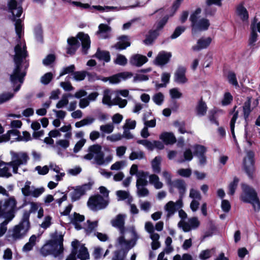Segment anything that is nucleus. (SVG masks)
Masks as SVG:
<instances>
[{
	"label": "nucleus",
	"instance_id": "59",
	"mask_svg": "<svg viewBox=\"0 0 260 260\" xmlns=\"http://www.w3.org/2000/svg\"><path fill=\"white\" fill-rule=\"evenodd\" d=\"M75 70V67L74 64L70 65L68 67L64 68L62 71L60 73V76L70 73H73Z\"/></svg>",
	"mask_w": 260,
	"mask_h": 260
},
{
	"label": "nucleus",
	"instance_id": "30",
	"mask_svg": "<svg viewBox=\"0 0 260 260\" xmlns=\"http://www.w3.org/2000/svg\"><path fill=\"white\" fill-rule=\"evenodd\" d=\"M7 162L0 160V177L8 178L12 176L9 172V166L7 165Z\"/></svg>",
	"mask_w": 260,
	"mask_h": 260
},
{
	"label": "nucleus",
	"instance_id": "37",
	"mask_svg": "<svg viewBox=\"0 0 260 260\" xmlns=\"http://www.w3.org/2000/svg\"><path fill=\"white\" fill-rule=\"evenodd\" d=\"M239 115V112H237L234 114L230 121V129L231 131V133L232 135V136L233 138L236 140V136L235 134V123L236 122V120L238 117Z\"/></svg>",
	"mask_w": 260,
	"mask_h": 260
},
{
	"label": "nucleus",
	"instance_id": "32",
	"mask_svg": "<svg viewBox=\"0 0 260 260\" xmlns=\"http://www.w3.org/2000/svg\"><path fill=\"white\" fill-rule=\"evenodd\" d=\"M161 157L160 156H157L151 161V166L153 171L155 173H160L161 171L160 164Z\"/></svg>",
	"mask_w": 260,
	"mask_h": 260
},
{
	"label": "nucleus",
	"instance_id": "35",
	"mask_svg": "<svg viewBox=\"0 0 260 260\" xmlns=\"http://www.w3.org/2000/svg\"><path fill=\"white\" fill-rule=\"evenodd\" d=\"M73 96L71 93L64 94L61 99L56 104V107L58 109L62 108L68 105L69 103L68 98Z\"/></svg>",
	"mask_w": 260,
	"mask_h": 260
},
{
	"label": "nucleus",
	"instance_id": "53",
	"mask_svg": "<svg viewBox=\"0 0 260 260\" xmlns=\"http://www.w3.org/2000/svg\"><path fill=\"white\" fill-rule=\"evenodd\" d=\"M13 96V93L11 92H6L0 94V104L4 103L9 101L12 98Z\"/></svg>",
	"mask_w": 260,
	"mask_h": 260
},
{
	"label": "nucleus",
	"instance_id": "51",
	"mask_svg": "<svg viewBox=\"0 0 260 260\" xmlns=\"http://www.w3.org/2000/svg\"><path fill=\"white\" fill-rule=\"evenodd\" d=\"M94 158L96 163L98 165H102L105 162L104 159V153L102 151H101L100 152L96 154Z\"/></svg>",
	"mask_w": 260,
	"mask_h": 260
},
{
	"label": "nucleus",
	"instance_id": "58",
	"mask_svg": "<svg viewBox=\"0 0 260 260\" xmlns=\"http://www.w3.org/2000/svg\"><path fill=\"white\" fill-rule=\"evenodd\" d=\"M170 94L172 99H179L180 98L182 94L181 93L177 88H174L170 90Z\"/></svg>",
	"mask_w": 260,
	"mask_h": 260
},
{
	"label": "nucleus",
	"instance_id": "21",
	"mask_svg": "<svg viewBox=\"0 0 260 260\" xmlns=\"http://www.w3.org/2000/svg\"><path fill=\"white\" fill-rule=\"evenodd\" d=\"M8 12L13 14V11L17 10L16 16L20 17L23 12V9L21 5L18 6L16 0H10L8 3Z\"/></svg>",
	"mask_w": 260,
	"mask_h": 260
},
{
	"label": "nucleus",
	"instance_id": "57",
	"mask_svg": "<svg viewBox=\"0 0 260 260\" xmlns=\"http://www.w3.org/2000/svg\"><path fill=\"white\" fill-rule=\"evenodd\" d=\"M136 121L131 120L130 119H126L125 124L123 125V128L127 129H133L136 127Z\"/></svg>",
	"mask_w": 260,
	"mask_h": 260
},
{
	"label": "nucleus",
	"instance_id": "48",
	"mask_svg": "<svg viewBox=\"0 0 260 260\" xmlns=\"http://www.w3.org/2000/svg\"><path fill=\"white\" fill-rule=\"evenodd\" d=\"M152 99L156 105H160L164 102V95L161 92H158L154 95Z\"/></svg>",
	"mask_w": 260,
	"mask_h": 260
},
{
	"label": "nucleus",
	"instance_id": "63",
	"mask_svg": "<svg viewBox=\"0 0 260 260\" xmlns=\"http://www.w3.org/2000/svg\"><path fill=\"white\" fill-rule=\"evenodd\" d=\"M127 103V100L122 99L121 98L118 97L114 100V104L118 105L120 108L125 107Z\"/></svg>",
	"mask_w": 260,
	"mask_h": 260
},
{
	"label": "nucleus",
	"instance_id": "47",
	"mask_svg": "<svg viewBox=\"0 0 260 260\" xmlns=\"http://www.w3.org/2000/svg\"><path fill=\"white\" fill-rule=\"evenodd\" d=\"M185 30L184 26H177L174 30L173 33L171 36L172 39H175L180 36Z\"/></svg>",
	"mask_w": 260,
	"mask_h": 260
},
{
	"label": "nucleus",
	"instance_id": "62",
	"mask_svg": "<svg viewBox=\"0 0 260 260\" xmlns=\"http://www.w3.org/2000/svg\"><path fill=\"white\" fill-rule=\"evenodd\" d=\"M88 151L93 154H96L102 151V146L99 144L92 145L88 148Z\"/></svg>",
	"mask_w": 260,
	"mask_h": 260
},
{
	"label": "nucleus",
	"instance_id": "10",
	"mask_svg": "<svg viewBox=\"0 0 260 260\" xmlns=\"http://www.w3.org/2000/svg\"><path fill=\"white\" fill-rule=\"evenodd\" d=\"M173 186L178 189L179 193V199L176 202V206H177V209L181 208L183 206L182 198L186 191V184L183 180L177 179L173 182Z\"/></svg>",
	"mask_w": 260,
	"mask_h": 260
},
{
	"label": "nucleus",
	"instance_id": "13",
	"mask_svg": "<svg viewBox=\"0 0 260 260\" xmlns=\"http://www.w3.org/2000/svg\"><path fill=\"white\" fill-rule=\"evenodd\" d=\"M207 151L206 147L203 145L196 144L194 146L193 155L197 156L199 159V164L204 165L206 164L207 158L205 153Z\"/></svg>",
	"mask_w": 260,
	"mask_h": 260
},
{
	"label": "nucleus",
	"instance_id": "38",
	"mask_svg": "<svg viewBox=\"0 0 260 260\" xmlns=\"http://www.w3.org/2000/svg\"><path fill=\"white\" fill-rule=\"evenodd\" d=\"M168 19L169 16L167 15L165 16L157 22L156 27L154 30H156V32H159V31L162 29L164 26L166 25L168 22Z\"/></svg>",
	"mask_w": 260,
	"mask_h": 260
},
{
	"label": "nucleus",
	"instance_id": "46",
	"mask_svg": "<svg viewBox=\"0 0 260 260\" xmlns=\"http://www.w3.org/2000/svg\"><path fill=\"white\" fill-rule=\"evenodd\" d=\"M257 34L256 31V29L252 28L250 32V36L248 40L249 45L253 46L254 45L255 42L257 41Z\"/></svg>",
	"mask_w": 260,
	"mask_h": 260
},
{
	"label": "nucleus",
	"instance_id": "60",
	"mask_svg": "<svg viewBox=\"0 0 260 260\" xmlns=\"http://www.w3.org/2000/svg\"><path fill=\"white\" fill-rule=\"evenodd\" d=\"M221 207L223 211L225 213L229 212L231 208L230 203L228 200H222Z\"/></svg>",
	"mask_w": 260,
	"mask_h": 260
},
{
	"label": "nucleus",
	"instance_id": "3",
	"mask_svg": "<svg viewBox=\"0 0 260 260\" xmlns=\"http://www.w3.org/2000/svg\"><path fill=\"white\" fill-rule=\"evenodd\" d=\"M242 192L240 196V200L244 203H249L252 205L255 209V204L259 203L260 201L256 190L248 184L242 185Z\"/></svg>",
	"mask_w": 260,
	"mask_h": 260
},
{
	"label": "nucleus",
	"instance_id": "55",
	"mask_svg": "<svg viewBox=\"0 0 260 260\" xmlns=\"http://www.w3.org/2000/svg\"><path fill=\"white\" fill-rule=\"evenodd\" d=\"M55 60V56L53 54H48L43 60V63L46 66H49Z\"/></svg>",
	"mask_w": 260,
	"mask_h": 260
},
{
	"label": "nucleus",
	"instance_id": "28",
	"mask_svg": "<svg viewBox=\"0 0 260 260\" xmlns=\"http://www.w3.org/2000/svg\"><path fill=\"white\" fill-rule=\"evenodd\" d=\"M159 35V33L156 32V30L151 29L149 30L148 34L146 35V38L143 40V43L147 45H151Z\"/></svg>",
	"mask_w": 260,
	"mask_h": 260
},
{
	"label": "nucleus",
	"instance_id": "34",
	"mask_svg": "<svg viewBox=\"0 0 260 260\" xmlns=\"http://www.w3.org/2000/svg\"><path fill=\"white\" fill-rule=\"evenodd\" d=\"M77 257L81 260H87L89 259V254L87 248L84 246L82 245L77 255Z\"/></svg>",
	"mask_w": 260,
	"mask_h": 260
},
{
	"label": "nucleus",
	"instance_id": "12",
	"mask_svg": "<svg viewBox=\"0 0 260 260\" xmlns=\"http://www.w3.org/2000/svg\"><path fill=\"white\" fill-rule=\"evenodd\" d=\"M251 96H247L246 101L244 103L243 105L242 106L243 116L244 119L245 129L246 128L247 126L248 125L249 122V117L250 114L254 109V108L251 107Z\"/></svg>",
	"mask_w": 260,
	"mask_h": 260
},
{
	"label": "nucleus",
	"instance_id": "23",
	"mask_svg": "<svg viewBox=\"0 0 260 260\" xmlns=\"http://www.w3.org/2000/svg\"><path fill=\"white\" fill-rule=\"evenodd\" d=\"M112 225L113 227L118 228L121 233L124 230V216L122 214H118L114 219L111 221Z\"/></svg>",
	"mask_w": 260,
	"mask_h": 260
},
{
	"label": "nucleus",
	"instance_id": "4",
	"mask_svg": "<svg viewBox=\"0 0 260 260\" xmlns=\"http://www.w3.org/2000/svg\"><path fill=\"white\" fill-rule=\"evenodd\" d=\"M2 201V207L6 213V220L8 221L12 220L15 217L16 212L19 209L17 208V202L14 197Z\"/></svg>",
	"mask_w": 260,
	"mask_h": 260
},
{
	"label": "nucleus",
	"instance_id": "40",
	"mask_svg": "<svg viewBox=\"0 0 260 260\" xmlns=\"http://www.w3.org/2000/svg\"><path fill=\"white\" fill-rule=\"evenodd\" d=\"M212 251H214V248L202 250L199 254V258L202 260H206L212 256Z\"/></svg>",
	"mask_w": 260,
	"mask_h": 260
},
{
	"label": "nucleus",
	"instance_id": "27",
	"mask_svg": "<svg viewBox=\"0 0 260 260\" xmlns=\"http://www.w3.org/2000/svg\"><path fill=\"white\" fill-rule=\"evenodd\" d=\"M147 175V172H145L143 171L139 172L137 174L138 178L136 182V186L137 189H139V187L140 186H145L148 184V181L146 179Z\"/></svg>",
	"mask_w": 260,
	"mask_h": 260
},
{
	"label": "nucleus",
	"instance_id": "7",
	"mask_svg": "<svg viewBox=\"0 0 260 260\" xmlns=\"http://www.w3.org/2000/svg\"><path fill=\"white\" fill-rule=\"evenodd\" d=\"M29 159V157L26 153H18L13 152L12 160L8 162V166L12 167L14 174H17L19 167L22 165H25Z\"/></svg>",
	"mask_w": 260,
	"mask_h": 260
},
{
	"label": "nucleus",
	"instance_id": "52",
	"mask_svg": "<svg viewBox=\"0 0 260 260\" xmlns=\"http://www.w3.org/2000/svg\"><path fill=\"white\" fill-rule=\"evenodd\" d=\"M87 72L86 71H77L74 72V78L76 81H82L83 80L85 77Z\"/></svg>",
	"mask_w": 260,
	"mask_h": 260
},
{
	"label": "nucleus",
	"instance_id": "25",
	"mask_svg": "<svg viewBox=\"0 0 260 260\" xmlns=\"http://www.w3.org/2000/svg\"><path fill=\"white\" fill-rule=\"evenodd\" d=\"M159 138L166 145L173 144L176 142V137L172 133L164 132L160 135Z\"/></svg>",
	"mask_w": 260,
	"mask_h": 260
},
{
	"label": "nucleus",
	"instance_id": "14",
	"mask_svg": "<svg viewBox=\"0 0 260 260\" xmlns=\"http://www.w3.org/2000/svg\"><path fill=\"white\" fill-rule=\"evenodd\" d=\"M171 57V52L160 51L154 60V64L158 66H163L169 62Z\"/></svg>",
	"mask_w": 260,
	"mask_h": 260
},
{
	"label": "nucleus",
	"instance_id": "17",
	"mask_svg": "<svg viewBox=\"0 0 260 260\" xmlns=\"http://www.w3.org/2000/svg\"><path fill=\"white\" fill-rule=\"evenodd\" d=\"M78 39L77 37L75 38L74 37H71L68 39L67 43L68 47L67 51L68 54L73 55L76 53L80 45Z\"/></svg>",
	"mask_w": 260,
	"mask_h": 260
},
{
	"label": "nucleus",
	"instance_id": "29",
	"mask_svg": "<svg viewBox=\"0 0 260 260\" xmlns=\"http://www.w3.org/2000/svg\"><path fill=\"white\" fill-rule=\"evenodd\" d=\"M237 15L243 21H247L249 18V14L247 9L244 7L243 4H239L236 9Z\"/></svg>",
	"mask_w": 260,
	"mask_h": 260
},
{
	"label": "nucleus",
	"instance_id": "15",
	"mask_svg": "<svg viewBox=\"0 0 260 260\" xmlns=\"http://www.w3.org/2000/svg\"><path fill=\"white\" fill-rule=\"evenodd\" d=\"M77 37L81 42L82 52L84 54H87V50L90 46L91 42L89 36L88 34L79 32L78 33Z\"/></svg>",
	"mask_w": 260,
	"mask_h": 260
},
{
	"label": "nucleus",
	"instance_id": "50",
	"mask_svg": "<svg viewBox=\"0 0 260 260\" xmlns=\"http://www.w3.org/2000/svg\"><path fill=\"white\" fill-rule=\"evenodd\" d=\"M53 78V74L48 72L44 74L41 78V82L44 85L48 84Z\"/></svg>",
	"mask_w": 260,
	"mask_h": 260
},
{
	"label": "nucleus",
	"instance_id": "61",
	"mask_svg": "<svg viewBox=\"0 0 260 260\" xmlns=\"http://www.w3.org/2000/svg\"><path fill=\"white\" fill-rule=\"evenodd\" d=\"M178 174L184 177H189L191 174V170L190 169H180L178 170Z\"/></svg>",
	"mask_w": 260,
	"mask_h": 260
},
{
	"label": "nucleus",
	"instance_id": "56",
	"mask_svg": "<svg viewBox=\"0 0 260 260\" xmlns=\"http://www.w3.org/2000/svg\"><path fill=\"white\" fill-rule=\"evenodd\" d=\"M216 11V9L215 8H213L210 6H207L204 10V14L205 16H212L214 15L215 12Z\"/></svg>",
	"mask_w": 260,
	"mask_h": 260
},
{
	"label": "nucleus",
	"instance_id": "11",
	"mask_svg": "<svg viewBox=\"0 0 260 260\" xmlns=\"http://www.w3.org/2000/svg\"><path fill=\"white\" fill-rule=\"evenodd\" d=\"M17 44L14 47L15 54L14 56V61H22L28 56L26 46L25 44L22 47L21 41H17Z\"/></svg>",
	"mask_w": 260,
	"mask_h": 260
},
{
	"label": "nucleus",
	"instance_id": "18",
	"mask_svg": "<svg viewBox=\"0 0 260 260\" xmlns=\"http://www.w3.org/2000/svg\"><path fill=\"white\" fill-rule=\"evenodd\" d=\"M212 42L210 37L204 38L203 37L199 39L197 41V44L192 47V49L194 51H199L204 49L207 48Z\"/></svg>",
	"mask_w": 260,
	"mask_h": 260
},
{
	"label": "nucleus",
	"instance_id": "43",
	"mask_svg": "<svg viewBox=\"0 0 260 260\" xmlns=\"http://www.w3.org/2000/svg\"><path fill=\"white\" fill-rule=\"evenodd\" d=\"M93 121V119L92 118H86L81 120L80 121H78L75 123V126L77 128L86 125L90 124Z\"/></svg>",
	"mask_w": 260,
	"mask_h": 260
},
{
	"label": "nucleus",
	"instance_id": "8",
	"mask_svg": "<svg viewBox=\"0 0 260 260\" xmlns=\"http://www.w3.org/2000/svg\"><path fill=\"white\" fill-rule=\"evenodd\" d=\"M14 62L15 67L13 73L10 75V81L13 85L17 84L18 82L22 83L25 76L24 73L21 72L22 62L14 61Z\"/></svg>",
	"mask_w": 260,
	"mask_h": 260
},
{
	"label": "nucleus",
	"instance_id": "26",
	"mask_svg": "<svg viewBox=\"0 0 260 260\" xmlns=\"http://www.w3.org/2000/svg\"><path fill=\"white\" fill-rule=\"evenodd\" d=\"M208 107L206 103L203 100V98L199 100L196 106V113L199 116H203L206 114Z\"/></svg>",
	"mask_w": 260,
	"mask_h": 260
},
{
	"label": "nucleus",
	"instance_id": "6",
	"mask_svg": "<svg viewBox=\"0 0 260 260\" xmlns=\"http://www.w3.org/2000/svg\"><path fill=\"white\" fill-rule=\"evenodd\" d=\"M243 168L249 178L251 180L253 179L255 171L253 151L250 150L247 152L246 157L243 159Z\"/></svg>",
	"mask_w": 260,
	"mask_h": 260
},
{
	"label": "nucleus",
	"instance_id": "9",
	"mask_svg": "<svg viewBox=\"0 0 260 260\" xmlns=\"http://www.w3.org/2000/svg\"><path fill=\"white\" fill-rule=\"evenodd\" d=\"M93 184V182H89L82 185L77 186L71 193L72 201L74 202L79 200L80 197L85 194L87 190L91 189Z\"/></svg>",
	"mask_w": 260,
	"mask_h": 260
},
{
	"label": "nucleus",
	"instance_id": "1",
	"mask_svg": "<svg viewBox=\"0 0 260 260\" xmlns=\"http://www.w3.org/2000/svg\"><path fill=\"white\" fill-rule=\"evenodd\" d=\"M29 204L31 205L30 209L24 211L19 223L14 227L12 237L14 240L23 239L30 229V215L38 210L39 206L38 203L33 202H29Z\"/></svg>",
	"mask_w": 260,
	"mask_h": 260
},
{
	"label": "nucleus",
	"instance_id": "45",
	"mask_svg": "<svg viewBox=\"0 0 260 260\" xmlns=\"http://www.w3.org/2000/svg\"><path fill=\"white\" fill-rule=\"evenodd\" d=\"M233 100V97L229 92H225L223 96L221 103L223 106L230 105Z\"/></svg>",
	"mask_w": 260,
	"mask_h": 260
},
{
	"label": "nucleus",
	"instance_id": "24",
	"mask_svg": "<svg viewBox=\"0 0 260 260\" xmlns=\"http://www.w3.org/2000/svg\"><path fill=\"white\" fill-rule=\"evenodd\" d=\"M209 20L206 18H202L192 28V30L195 32L197 31L206 30L210 26Z\"/></svg>",
	"mask_w": 260,
	"mask_h": 260
},
{
	"label": "nucleus",
	"instance_id": "5",
	"mask_svg": "<svg viewBox=\"0 0 260 260\" xmlns=\"http://www.w3.org/2000/svg\"><path fill=\"white\" fill-rule=\"evenodd\" d=\"M108 204L109 201L105 199L102 196L99 194L91 196L87 203L88 207L94 211L106 208Z\"/></svg>",
	"mask_w": 260,
	"mask_h": 260
},
{
	"label": "nucleus",
	"instance_id": "20",
	"mask_svg": "<svg viewBox=\"0 0 260 260\" xmlns=\"http://www.w3.org/2000/svg\"><path fill=\"white\" fill-rule=\"evenodd\" d=\"M119 41L115 45L114 47L119 50L125 49L131 46V42L129 41V38L127 36L122 35L118 38Z\"/></svg>",
	"mask_w": 260,
	"mask_h": 260
},
{
	"label": "nucleus",
	"instance_id": "41",
	"mask_svg": "<svg viewBox=\"0 0 260 260\" xmlns=\"http://www.w3.org/2000/svg\"><path fill=\"white\" fill-rule=\"evenodd\" d=\"M174 125L179 127L178 131L181 134H184L186 133L191 134V132H188L185 130V122L184 121L179 122L175 121L174 122Z\"/></svg>",
	"mask_w": 260,
	"mask_h": 260
},
{
	"label": "nucleus",
	"instance_id": "44",
	"mask_svg": "<svg viewBox=\"0 0 260 260\" xmlns=\"http://www.w3.org/2000/svg\"><path fill=\"white\" fill-rule=\"evenodd\" d=\"M35 35L36 40L42 43L43 41V30L41 26H37L35 29Z\"/></svg>",
	"mask_w": 260,
	"mask_h": 260
},
{
	"label": "nucleus",
	"instance_id": "36",
	"mask_svg": "<svg viewBox=\"0 0 260 260\" xmlns=\"http://www.w3.org/2000/svg\"><path fill=\"white\" fill-rule=\"evenodd\" d=\"M239 182V178L237 177H235L234 178L233 181L230 183V184L229 185V192H228V193L230 195L232 196L235 193Z\"/></svg>",
	"mask_w": 260,
	"mask_h": 260
},
{
	"label": "nucleus",
	"instance_id": "2",
	"mask_svg": "<svg viewBox=\"0 0 260 260\" xmlns=\"http://www.w3.org/2000/svg\"><path fill=\"white\" fill-rule=\"evenodd\" d=\"M52 238L53 239L49 240L48 244L52 248H47V245H44L42 248L41 251L42 255L45 256L52 254L56 257L63 252V236L62 235H58V233L56 231L52 235Z\"/></svg>",
	"mask_w": 260,
	"mask_h": 260
},
{
	"label": "nucleus",
	"instance_id": "42",
	"mask_svg": "<svg viewBox=\"0 0 260 260\" xmlns=\"http://www.w3.org/2000/svg\"><path fill=\"white\" fill-rule=\"evenodd\" d=\"M229 82L235 86H238V82L236 78V74L233 72H229L228 75Z\"/></svg>",
	"mask_w": 260,
	"mask_h": 260
},
{
	"label": "nucleus",
	"instance_id": "49",
	"mask_svg": "<svg viewBox=\"0 0 260 260\" xmlns=\"http://www.w3.org/2000/svg\"><path fill=\"white\" fill-rule=\"evenodd\" d=\"M114 62L120 66H125L127 63V60L125 56L121 54H118Z\"/></svg>",
	"mask_w": 260,
	"mask_h": 260
},
{
	"label": "nucleus",
	"instance_id": "31",
	"mask_svg": "<svg viewBox=\"0 0 260 260\" xmlns=\"http://www.w3.org/2000/svg\"><path fill=\"white\" fill-rule=\"evenodd\" d=\"M94 56L100 60H103L106 62L110 61V55L109 51H102L100 48L97 49L96 52Z\"/></svg>",
	"mask_w": 260,
	"mask_h": 260
},
{
	"label": "nucleus",
	"instance_id": "33",
	"mask_svg": "<svg viewBox=\"0 0 260 260\" xmlns=\"http://www.w3.org/2000/svg\"><path fill=\"white\" fill-rule=\"evenodd\" d=\"M165 209L168 212L167 216L169 217L174 214L177 209L176 207L175 203L171 201L166 204Z\"/></svg>",
	"mask_w": 260,
	"mask_h": 260
},
{
	"label": "nucleus",
	"instance_id": "54",
	"mask_svg": "<svg viewBox=\"0 0 260 260\" xmlns=\"http://www.w3.org/2000/svg\"><path fill=\"white\" fill-rule=\"evenodd\" d=\"M100 129L103 133L110 134L114 129V126L111 124L102 125L100 126Z\"/></svg>",
	"mask_w": 260,
	"mask_h": 260
},
{
	"label": "nucleus",
	"instance_id": "19",
	"mask_svg": "<svg viewBox=\"0 0 260 260\" xmlns=\"http://www.w3.org/2000/svg\"><path fill=\"white\" fill-rule=\"evenodd\" d=\"M135 238L129 240H125L124 236H121L118 238V241L119 245L121 246L123 245H125V247L126 248L127 250H129L132 248L136 244V241L138 239L137 235L135 233Z\"/></svg>",
	"mask_w": 260,
	"mask_h": 260
},
{
	"label": "nucleus",
	"instance_id": "39",
	"mask_svg": "<svg viewBox=\"0 0 260 260\" xmlns=\"http://www.w3.org/2000/svg\"><path fill=\"white\" fill-rule=\"evenodd\" d=\"M145 158L144 152L142 151L138 152L132 151L129 156V158L131 160H134L137 159H142Z\"/></svg>",
	"mask_w": 260,
	"mask_h": 260
},
{
	"label": "nucleus",
	"instance_id": "22",
	"mask_svg": "<svg viewBox=\"0 0 260 260\" xmlns=\"http://www.w3.org/2000/svg\"><path fill=\"white\" fill-rule=\"evenodd\" d=\"M147 61L148 58L145 56L139 54L133 55L129 60V62L132 65L139 67H141L147 62Z\"/></svg>",
	"mask_w": 260,
	"mask_h": 260
},
{
	"label": "nucleus",
	"instance_id": "16",
	"mask_svg": "<svg viewBox=\"0 0 260 260\" xmlns=\"http://www.w3.org/2000/svg\"><path fill=\"white\" fill-rule=\"evenodd\" d=\"M186 68L182 66L179 67L174 74V81L179 84H184L187 81L186 77Z\"/></svg>",
	"mask_w": 260,
	"mask_h": 260
},
{
	"label": "nucleus",
	"instance_id": "64",
	"mask_svg": "<svg viewBox=\"0 0 260 260\" xmlns=\"http://www.w3.org/2000/svg\"><path fill=\"white\" fill-rule=\"evenodd\" d=\"M188 223L191 228H197L200 225V221L196 217H193L190 218L188 220Z\"/></svg>",
	"mask_w": 260,
	"mask_h": 260
}]
</instances>
